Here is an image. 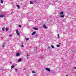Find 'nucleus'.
<instances>
[{"mask_svg": "<svg viewBox=\"0 0 76 76\" xmlns=\"http://www.w3.org/2000/svg\"><path fill=\"white\" fill-rule=\"evenodd\" d=\"M28 56H29V55H28V54L27 53V57H28Z\"/></svg>", "mask_w": 76, "mask_h": 76, "instance_id": "nucleus-21", "label": "nucleus"}, {"mask_svg": "<svg viewBox=\"0 0 76 76\" xmlns=\"http://www.w3.org/2000/svg\"><path fill=\"white\" fill-rule=\"evenodd\" d=\"M51 47L53 48H54V46H53V45H52L51 46Z\"/></svg>", "mask_w": 76, "mask_h": 76, "instance_id": "nucleus-19", "label": "nucleus"}, {"mask_svg": "<svg viewBox=\"0 0 76 76\" xmlns=\"http://www.w3.org/2000/svg\"><path fill=\"white\" fill-rule=\"evenodd\" d=\"M58 39H59L60 38V35H59V34H58Z\"/></svg>", "mask_w": 76, "mask_h": 76, "instance_id": "nucleus-13", "label": "nucleus"}, {"mask_svg": "<svg viewBox=\"0 0 76 76\" xmlns=\"http://www.w3.org/2000/svg\"><path fill=\"white\" fill-rule=\"evenodd\" d=\"M36 34V31H34L32 34V35H34V34Z\"/></svg>", "mask_w": 76, "mask_h": 76, "instance_id": "nucleus-8", "label": "nucleus"}, {"mask_svg": "<svg viewBox=\"0 0 76 76\" xmlns=\"http://www.w3.org/2000/svg\"><path fill=\"white\" fill-rule=\"evenodd\" d=\"M57 47H60V45H57Z\"/></svg>", "mask_w": 76, "mask_h": 76, "instance_id": "nucleus-24", "label": "nucleus"}, {"mask_svg": "<svg viewBox=\"0 0 76 76\" xmlns=\"http://www.w3.org/2000/svg\"><path fill=\"white\" fill-rule=\"evenodd\" d=\"M66 76H68V75H66Z\"/></svg>", "mask_w": 76, "mask_h": 76, "instance_id": "nucleus-34", "label": "nucleus"}, {"mask_svg": "<svg viewBox=\"0 0 76 76\" xmlns=\"http://www.w3.org/2000/svg\"><path fill=\"white\" fill-rule=\"evenodd\" d=\"M38 36V34H37L35 35L36 37H37Z\"/></svg>", "mask_w": 76, "mask_h": 76, "instance_id": "nucleus-26", "label": "nucleus"}, {"mask_svg": "<svg viewBox=\"0 0 76 76\" xmlns=\"http://www.w3.org/2000/svg\"><path fill=\"white\" fill-rule=\"evenodd\" d=\"M5 16V15L4 14H2L0 15V17H1V18H3V17H4Z\"/></svg>", "mask_w": 76, "mask_h": 76, "instance_id": "nucleus-1", "label": "nucleus"}, {"mask_svg": "<svg viewBox=\"0 0 76 76\" xmlns=\"http://www.w3.org/2000/svg\"><path fill=\"white\" fill-rule=\"evenodd\" d=\"M2 47H4V45H3Z\"/></svg>", "mask_w": 76, "mask_h": 76, "instance_id": "nucleus-27", "label": "nucleus"}, {"mask_svg": "<svg viewBox=\"0 0 76 76\" xmlns=\"http://www.w3.org/2000/svg\"><path fill=\"white\" fill-rule=\"evenodd\" d=\"M32 72L33 73H36V72L34 71H32Z\"/></svg>", "mask_w": 76, "mask_h": 76, "instance_id": "nucleus-18", "label": "nucleus"}, {"mask_svg": "<svg viewBox=\"0 0 76 76\" xmlns=\"http://www.w3.org/2000/svg\"><path fill=\"white\" fill-rule=\"evenodd\" d=\"M30 4H34V2L32 1H30Z\"/></svg>", "mask_w": 76, "mask_h": 76, "instance_id": "nucleus-14", "label": "nucleus"}, {"mask_svg": "<svg viewBox=\"0 0 76 76\" xmlns=\"http://www.w3.org/2000/svg\"><path fill=\"white\" fill-rule=\"evenodd\" d=\"M60 15H63V14H64V12H61L60 13Z\"/></svg>", "mask_w": 76, "mask_h": 76, "instance_id": "nucleus-7", "label": "nucleus"}, {"mask_svg": "<svg viewBox=\"0 0 76 76\" xmlns=\"http://www.w3.org/2000/svg\"><path fill=\"white\" fill-rule=\"evenodd\" d=\"M14 67H15V65H12L11 67V69H13Z\"/></svg>", "mask_w": 76, "mask_h": 76, "instance_id": "nucleus-11", "label": "nucleus"}, {"mask_svg": "<svg viewBox=\"0 0 76 76\" xmlns=\"http://www.w3.org/2000/svg\"><path fill=\"white\" fill-rule=\"evenodd\" d=\"M59 44H61V43H59Z\"/></svg>", "mask_w": 76, "mask_h": 76, "instance_id": "nucleus-33", "label": "nucleus"}, {"mask_svg": "<svg viewBox=\"0 0 76 76\" xmlns=\"http://www.w3.org/2000/svg\"><path fill=\"white\" fill-rule=\"evenodd\" d=\"M12 34H11V35H9L10 37H12Z\"/></svg>", "mask_w": 76, "mask_h": 76, "instance_id": "nucleus-23", "label": "nucleus"}, {"mask_svg": "<svg viewBox=\"0 0 76 76\" xmlns=\"http://www.w3.org/2000/svg\"><path fill=\"white\" fill-rule=\"evenodd\" d=\"M46 70H48V72H50V68H46Z\"/></svg>", "mask_w": 76, "mask_h": 76, "instance_id": "nucleus-3", "label": "nucleus"}, {"mask_svg": "<svg viewBox=\"0 0 76 76\" xmlns=\"http://www.w3.org/2000/svg\"><path fill=\"white\" fill-rule=\"evenodd\" d=\"M21 47H24V46H23V45H21Z\"/></svg>", "mask_w": 76, "mask_h": 76, "instance_id": "nucleus-25", "label": "nucleus"}, {"mask_svg": "<svg viewBox=\"0 0 76 76\" xmlns=\"http://www.w3.org/2000/svg\"><path fill=\"white\" fill-rule=\"evenodd\" d=\"M26 39L27 41H28V40H29V39L28 38H26Z\"/></svg>", "mask_w": 76, "mask_h": 76, "instance_id": "nucleus-20", "label": "nucleus"}, {"mask_svg": "<svg viewBox=\"0 0 76 76\" xmlns=\"http://www.w3.org/2000/svg\"><path fill=\"white\" fill-rule=\"evenodd\" d=\"M15 70L16 71H17V70H18V69H15Z\"/></svg>", "mask_w": 76, "mask_h": 76, "instance_id": "nucleus-29", "label": "nucleus"}, {"mask_svg": "<svg viewBox=\"0 0 76 76\" xmlns=\"http://www.w3.org/2000/svg\"><path fill=\"white\" fill-rule=\"evenodd\" d=\"M60 17H61V18H64V15H61L60 16Z\"/></svg>", "mask_w": 76, "mask_h": 76, "instance_id": "nucleus-9", "label": "nucleus"}, {"mask_svg": "<svg viewBox=\"0 0 76 76\" xmlns=\"http://www.w3.org/2000/svg\"><path fill=\"white\" fill-rule=\"evenodd\" d=\"M19 26L20 27V28H22V26H21L20 25H19Z\"/></svg>", "mask_w": 76, "mask_h": 76, "instance_id": "nucleus-17", "label": "nucleus"}, {"mask_svg": "<svg viewBox=\"0 0 76 76\" xmlns=\"http://www.w3.org/2000/svg\"><path fill=\"white\" fill-rule=\"evenodd\" d=\"M1 3H2V4H3V0H1Z\"/></svg>", "mask_w": 76, "mask_h": 76, "instance_id": "nucleus-16", "label": "nucleus"}, {"mask_svg": "<svg viewBox=\"0 0 76 76\" xmlns=\"http://www.w3.org/2000/svg\"><path fill=\"white\" fill-rule=\"evenodd\" d=\"M57 1H58V0H56Z\"/></svg>", "mask_w": 76, "mask_h": 76, "instance_id": "nucleus-36", "label": "nucleus"}, {"mask_svg": "<svg viewBox=\"0 0 76 76\" xmlns=\"http://www.w3.org/2000/svg\"><path fill=\"white\" fill-rule=\"evenodd\" d=\"M16 33L17 34V35H20V34H19V31H18V30H16Z\"/></svg>", "mask_w": 76, "mask_h": 76, "instance_id": "nucleus-2", "label": "nucleus"}, {"mask_svg": "<svg viewBox=\"0 0 76 76\" xmlns=\"http://www.w3.org/2000/svg\"><path fill=\"white\" fill-rule=\"evenodd\" d=\"M22 0V1H23V0Z\"/></svg>", "mask_w": 76, "mask_h": 76, "instance_id": "nucleus-35", "label": "nucleus"}, {"mask_svg": "<svg viewBox=\"0 0 76 76\" xmlns=\"http://www.w3.org/2000/svg\"><path fill=\"white\" fill-rule=\"evenodd\" d=\"M6 31H8V28H6Z\"/></svg>", "mask_w": 76, "mask_h": 76, "instance_id": "nucleus-15", "label": "nucleus"}, {"mask_svg": "<svg viewBox=\"0 0 76 76\" xmlns=\"http://www.w3.org/2000/svg\"><path fill=\"white\" fill-rule=\"evenodd\" d=\"M25 69H26V68L24 69H23V70H25Z\"/></svg>", "mask_w": 76, "mask_h": 76, "instance_id": "nucleus-28", "label": "nucleus"}, {"mask_svg": "<svg viewBox=\"0 0 76 76\" xmlns=\"http://www.w3.org/2000/svg\"><path fill=\"white\" fill-rule=\"evenodd\" d=\"M33 29H34V30H38V28H33Z\"/></svg>", "mask_w": 76, "mask_h": 76, "instance_id": "nucleus-10", "label": "nucleus"}, {"mask_svg": "<svg viewBox=\"0 0 76 76\" xmlns=\"http://www.w3.org/2000/svg\"><path fill=\"white\" fill-rule=\"evenodd\" d=\"M10 63L11 64V63H12V62H11Z\"/></svg>", "mask_w": 76, "mask_h": 76, "instance_id": "nucleus-32", "label": "nucleus"}, {"mask_svg": "<svg viewBox=\"0 0 76 76\" xmlns=\"http://www.w3.org/2000/svg\"><path fill=\"white\" fill-rule=\"evenodd\" d=\"M29 58H28V57H27V59H28Z\"/></svg>", "mask_w": 76, "mask_h": 76, "instance_id": "nucleus-31", "label": "nucleus"}, {"mask_svg": "<svg viewBox=\"0 0 76 76\" xmlns=\"http://www.w3.org/2000/svg\"><path fill=\"white\" fill-rule=\"evenodd\" d=\"M20 56V54L19 53H17L16 54V56L17 57H19Z\"/></svg>", "mask_w": 76, "mask_h": 76, "instance_id": "nucleus-4", "label": "nucleus"}, {"mask_svg": "<svg viewBox=\"0 0 76 76\" xmlns=\"http://www.w3.org/2000/svg\"><path fill=\"white\" fill-rule=\"evenodd\" d=\"M4 27L2 28V31H4Z\"/></svg>", "mask_w": 76, "mask_h": 76, "instance_id": "nucleus-22", "label": "nucleus"}, {"mask_svg": "<svg viewBox=\"0 0 76 76\" xmlns=\"http://www.w3.org/2000/svg\"><path fill=\"white\" fill-rule=\"evenodd\" d=\"M16 6L18 7V9H20V7L19 6L17 5H16Z\"/></svg>", "mask_w": 76, "mask_h": 76, "instance_id": "nucleus-12", "label": "nucleus"}, {"mask_svg": "<svg viewBox=\"0 0 76 76\" xmlns=\"http://www.w3.org/2000/svg\"><path fill=\"white\" fill-rule=\"evenodd\" d=\"M43 27H44V28H45L46 29H47L48 28V27H46V25H45L44 24L43 25Z\"/></svg>", "mask_w": 76, "mask_h": 76, "instance_id": "nucleus-5", "label": "nucleus"}, {"mask_svg": "<svg viewBox=\"0 0 76 76\" xmlns=\"http://www.w3.org/2000/svg\"><path fill=\"white\" fill-rule=\"evenodd\" d=\"M48 48H50V47H48Z\"/></svg>", "mask_w": 76, "mask_h": 76, "instance_id": "nucleus-30", "label": "nucleus"}, {"mask_svg": "<svg viewBox=\"0 0 76 76\" xmlns=\"http://www.w3.org/2000/svg\"><path fill=\"white\" fill-rule=\"evenodd\" d=\"M22 61V59L21 58H20L18 60V62H20V61Z\"/></svg>", "mask_w": 76, "mask_h": 76, "instance_id": "nucleus-6", "label": "nucleus"}]
</instances>
